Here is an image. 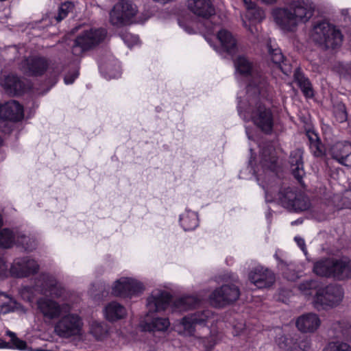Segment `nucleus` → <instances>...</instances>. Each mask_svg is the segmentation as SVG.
Segmentation results:
<instances>
[{
    "label": "nucleus",
    "mask_w": 351,
    "mask_h": 351,
    "mask_svg": "<svg viewBox=\"0 0 351 351\" xmlns=\"http://www.w3.org/2000/svg\"><path fill=\"white\" fill-rule=\"evenodd\" d=\"M287 4L274 8L271 15L276 25L288 32H293L300 24L308 22L315 11L311 0H287Z\"/></svg>",
    "instance_id": "nucleus-1"
},
{
    "label": "nucleus",
    "mask_w": 351,
    "mask_h": 351,
    "mask_svg": "<svg viewBox=\"0 0 351 351\" xmlns=\"http://www.w3.org/2000/svg\"><path fill=\"white\" fill-rule=\"evenodd\" d=\"M171 301V295L167 291L156 290L147 300V307L149 312L163 311L170 305L173 312L186 311L197 306L201 300L193 295L183 296Z\"/></svg>",
    "instance_id": "nucleus-2"
},
{
    "label": "nucleus",
    "mask_w": 351,
    "mask_h": 351,
    "mask_svg": "<svg viewBox=\"0 0 351 351\" xmlns=\"http://www.w3.org/2000/svg\"><path fill=\"white\" fill-rule=\"evenodd\" d=\"M264 91L261 93H251L249 97L250 106L242 113L240 110L241 106L239 105V110L241 116L246 121L252 120L254 123L265 133H270L274 126V117L269 108L262 105L258 101V95H264Z\"/></svg>",
    "instance_id": "nucleus-3"
},
{
    "label": "nucleus",
    "mask_w": 351,
    "mask_h": 351,
    "mask_svg": "<svg viewBox=\"0 0 351 351\" xmlns=\"http://www.w3.org/2000/svg\"><path fill=\"white\" fill-rule=\"evenodd\" d=\"M265 198L267 202L276 201L284 208L294 212L307 210L311 206L309 198L304 193L289 186L280 188L275 197L271 191L266 190Z\"/></svg>",
    "instance_id": "nucleus-4"
},
{
    "label": "nucleus",
    "mask_w": 351,
    "mask_h": 351,
    "mask_svg": "<svg viewBox=\"0 0 351 351\" xmlns=\"http://www.w3.org/2000/svg\"><path fill=\"white\" fill-rule=\"evenodd\" d=\"M236 71L241 75L248 77L247 95L261 93L267 88V82L264 75L254 66L252 62L245 56H239L234 62Z\"/></svg>",
    "instance_id": "nucleus-5"
},
{
    "label": "nucleus",
    "mask_w": 351,
    "mask_h": 351,
    "mask_svg": "<svg viewBox=\"0 0 351 351\" xmlns=\"http://www.w3.org/2000/svg\"><path fill=\"white\" fill-rule=\"evenodd\" d=\"M311 38L314 42L324 49H336L342 43L340 31L326 21L315 22L311 30Z\"/></svg>",
    "instance_id": "nucleus-6"
},
{
    "label": "nucleus",
    "mask_w": 351,
    "mask_h": 351,
    "mask_svg": "<svg viewBox=\"0 0 351 351\" xmlns=\"http://www.w3.org/2000/svg\"><path fill=\"white\" fill-rule=\"evenodd\" d=\"M343 298V289L337 285H329L317 289L313 306L317 311L327 310L338 306Z\"/></svg>",
    "instance_id": "nucleus-7"
},
{
    "label": "nucleus",
    "mask_w": 351,
    "mask_h": 351,
    "mask_svg": "<svg viewBox=\"0 0 351 351\" xmlns=\"http://www.w3.org/2000/svg\"><path fill=\"white\" fill-rule=\"evenodd\" d=\"M107 32L104 28L90 29L81 33L74 40L71 52L75 56H82L104 41Z\"/></svg>",
    "instance_id": "nucleus-8"
},
{
    "label": "nucleus",
    "mask_w": 351,
    "mask_h": 351,
    "mask_svg": "<svg viewBox=\"0 0 351 351\" xmlns=\"http://www.w3.org/2000/svg\"><path fill=\"white\" fill-rule=\"evenodd\" d=\"M137 8L129 1H119L110 12V22L116 27L127 25L132 22Z\"/></svg>",
    "instance_id": "nucleus-9"
},
{
    "label": "nucleus",
    "mask_w": 351,
    "mask_h": 351,
    "mask_svg": "<svg viewBox=\"0 0 351 351\" xmlns=\"http://www.w3.org/2000/svg\"><path fill=\"white\" fill-rule=\"evenodd\" d=\"M137 8L129 1H119L110 12V22L116 27L127 25L132 22Z\"/></svg>",
    "instance_id": "nucleus-10"
},
{
    "label": "nucleus",
    "mask_w": 351,
    "mask_h": 351,
    "mask_svg": "<svg viewBox=\"0 0 351 351\" xmlns=\"http://www.w3.org/2000/svg\"><path fill=\"white\" fill-rule=\"evenodd\" d=\"M82 325V321L78 315L69 314L58 320L55 325L54 331L60 337L69 338L79 335Z\"/></svg>",
    "instance_id": "nucleus-11"
},
{
    "label": "nucleus",
    "mask_w": 351,
    "mask_h": 351,
    "mask_svg": "<svg viewBox=\"0 0 351 351\" xmlns=\"http://www.w3.org/2000/svg\"><path fill=\"white\" fill-rule=\"evenodd\" d=\"M35 287L42 294L56 298H62L65 293L61 283L49 274L40 275L35 282Z\"/></svg>",
    "instance_id": "nucleus-12"
},
{
    "label": "nucleus",
    "mask_w": 351,
    "mask_h": 351,
    "mask_svg": "<svg viewBox=\"0 0 351 351\" xmlns=\"http://www.w3.org/2000/svg\"><path fill=\"white\" fill-rule=\"evenodd\" d=\"M36 305L39 313L47 320L59 318L63 312H66L69 308L67 304H59L53 299L47 297L38 299Z\"/></svg>",
    "instance_id": "nucleus-13"
},
{
    "label": "nucleus",
    "mask_w": 351,
    "mask_h": 351,
    "mask_svg": "<svg viewBox=\"0 0 351 351\" xmlns=\"http://www.w3.org/2000/svg\"><path fill=\"white\" fill-rule=\"evenodd\" d=\"M240 295V291L234 285H224L216 289L210 295V300L215 306H223L236 301Z\"/></svg>",
    "instance_id": "nucleus-14"
},
{
    "label": "nucleus",
    "mask_w": 351,
    "mask_h": 351,
    "mask_svg": "<svg viewBox=\"0 0 351 351\" xmlns=\"http://www.w3.org/2000/svg\"><path fill=\"white\" fill-rule=\"evenodd\" d=\"M213 313L209 310L197 311L184 317L181 320V324L184 328V332L189 336L195 335L197 326H204L208 321L213 317Z\"/></svg>",
    "instance_id": "nucleus-15"
},
{
    "label": "nucleus",
    "mask_w": 351,
    "mask_h": 351,
    "mask_svg": "<svg viewBox=\"0 0 351 351\" xmlns=\"http://www.w3.org/2000/svg\"><path fill=\"white\" fill-rule=\"evenodd\" d=\"M143 287L137 280L122 277L114 282L112 287V294L119 297H132L142 291Z\"/></svg>",
    "instance_id": "nucleus-16"
},
{
    "label": "nucleus",
    "mask_w": 351,
    "mask_h": 351,
    "mask_svg": "<svg viewBox=\"0 0 351 351\" xmlns=\"http://www.w3.org/2000/svg\"><path fill=\"white\" fill-rule=\"evenodd\" d=\"M39 265L34 259L29 257L16 258L10 269L11 276L16 278H24L36 273Z\"/></svg>",
    "instance_id": "nucleus-17"
},
{
    "label": "nucleus",
    "mask_w": 351,
    "mask_h": 351,
    "mask_svg": "<svg viewBox=\"0 0 351 351\" xmlns=\"http://www.w3.org/2000/svg\"><path fill=\"white\" fill-rule=\"evenodd\" d=\"M49 60L40 56L29 57L22 61L21 66L24 73L29 75H42L47 70Z\"/></svg>",
    "instance_id": "nucleus-18"
},
{
    "label": "nucleus",
    "mask_w": 351,
    "mask_h": 351,
    "mask_svg": "<svg viewBox=\"0 0 351 351\" xmlns=\"http://www.w3.org/2000/svg\"><path fill=\"white\" fill-rule=\"evenodd\" d=\"M250 282L258 289L267 288L275 282L274 274L262 266H257L249 274Z\"/></svg>",
    "instance_id": "nucleus-19"
},
{
    "label": "nucleus",
    "mask_w": 351,
    "mask_h": 351,
    "mask_svg": "<svg viewBox=\"0 0 351 351\" xmlns=\"http://www.w3.org/2000/svg\"><path fill=\"white\" fill-rule=\"evenodd\" d=\"M321 319L315 313H306L299 316L295 326L302 333H314L321 326Z\"/></svg>",
    "instance_id": "nucleus-20"
},
{
    "label": "nucleus",
    "mask_w": 351,
    "mask_h": 351,
    "mask_svg": "<svg viewBox=\"0 0 351 351\" xmlns=\"http://www.w3.org/2000/svg\"><path fill=\"white\" fill-rule=\"evenodd\" d=\"M187 8L195 16L205 19L215 14L212 0H187Z\"/></svg>",
    "instance_id": "nucleus-21"
},
{
    "label": "nucleus",
    "mask_w": 351,
    "mask_h": 351,
    "mask_svg": "<svg viewBox=\"0 0 351 351\" xmlns=\"http://www.w3.org/2000/svg\"><path fill=\"white\" fill-rule=\"evenodd\" d=\"M23 115V106L15 100H10L0 107V116L3 119L18 121Z\"/></svg>",
    "instance_id": "nucleus-22"
},
{
    "label": "nucleus",
    "mask_w": 351,
    "mask_h": 351,
    "mask_svg": "<svg viewBox=\"0 0 351 351\" xmlns=\"http://www.w3.org/2000/svg\"><path fill=\"white\" fill-rule=\"evenodd\" d=\"M267 49L271 61L278 65L282 72L287 75L291 73L292 66L285 59L281 50L279 48H274L270 43H267Z\"/></svg>",
    "instance_id": "nucleus-23"
},
{
    "label": "nucleus",
    "mask_w": 351,
    "mask_h": 351,
    "mask_svg": "<svg viewBox=\"0 0 351 351\" xmlns=\"http://www.w3.org/2000/svg\"><path fill=\"white\" fill-rule=\"evenodd\" d=\"M303 152L301 149H296L291 152L289 162L293 176L302 182V179L304 175L302 161Z\"/></svg>",
    "instance_id": "nucleus-24"
},
{
    "label": "nucleus",
    "mask_w": 351,
    "mask_h": 351,
    "mask_svg": "<svg viewBox=\"0 0 351 351\" xmlns=\"http://www.w3.org/2000/svg\"><path fill=\"white\" fill-rule=\"evenodd\" d=\"M222 49L229 54H234L237 50V42L232 34L227 29H222L217 33Z\"/></svg>",
    "instance_id": "nucleus-25"
},
{
    "label": "nucleus",
    "mask_w": 351,
    "mask_h": 351,
    "mask_svg": "<svg viewBox=\"0 0 351 351\" xmlns=\"http://www.w3.org/2000/svg\"><path fill=\"white\" fill-rule=\"evenodd\" d=\"M104 314L108 321L115 322L124 318L127 315V311L121 304L112 302L105 307Z\"/></svg>",
    "instance_id": "nucleus-26"
},
{
    "label": "nucleus",
    "mask_w": 351,
    "mask_h": 351,
    "mask_svg": "<svg viewBox=\"0 0 351 351\" xmlns=\"http://www.w3.org/2000/svg\"><path fill=\"white\" fill-rule=\"evenodd\" d=\"M331 277L339 280L351 278V262L333 259Z\"/></svg>",
    "instance_id": "nucleus-27"
},
{
    "label": "nucleus",
    "mask_w": 351,
    "mask_h": 351,
    "mask_svg": "<svg viewBox=\"0 0 351 351\" xmlns=\"http://www.w3.org/2000/svg\"><path fill=\"white\" fill-rule=\"evenodd\" d=\"M351 152V143L348 142H338L334 144L330 150V155L333 159L341 165H343L345 158Z\"/></svg>",
    "instance_id": "nucleus-28"
},
{
    "label": "nucleus",
    "mask_w": 351,
    "mask_h": 351,
    "mask_svg": "<svg viewBox=\"0 0 351 351\" xmlns=\"http://www.w3.org/2000/svg\"><path fill=\"white\" fill-rule=\"evenodd\" d=\"M294 80L306 97H313V90L311 83L300 69H295L294 72Z\"/></svg>",
    "instance_id": "nucleus-29"
},
{
    "label": "nucleus",
    "mask_w": 351,
    "mask_h": 351,
    "mask_svg": "<svg viewBox=\"0 0 351 351\" xmlns=\"http://www.w3.org/2000/svg\"><path fill=\"white\" fill-rule=\"evenodd\" d=\"M170 326L168 319L162 317H154L149 322H146L143 328L145 331L152 332H165Z\"/></svg>",
    "instance_id": "nucleus-30"
},
{
    "label": "nucleus",
    "mask_w": 351,
    "mask_h": 351,
    "mask_svg": "<svg viewBox=\"0 0 351 351\" xmlns=\"http://www.w3.org/2000/svg\"><path fill=\"white\" fill-rule=\"evenodd\" d=\"M90 333L97 340H103L108 336L109 326L104 322L92 321L90 323Z\"/></svg>",
    "instance_id": "nucleus-31"
},
{
    "label": "nucleus",
    "mask_w": 351,
    "mask_h": 351,
    "mask_svg": "<svg viewBox=\"0 0 351 351\" xmlns=\"http://www.w3.org/2000/svg\"><path fill=\"white\" fill-rule=\"evenodd\" d=\"M247 9L246 17L252 21L260 22L265 18L264 11L251 0H243Z\"/></svg>",
    "instance_id": "nucleus-32"
},
{
    "label": "nucleus",
    "mask_w": 351,
    "mask_h": 351,
    "mask_svg": "<svg viewBox=\"0 0 351 351\" xmlns=\"http://www.w3.org/2000/svg\"><path fill=\"white\" fill-rule=\"evenodd\" d=\"M332 267H334L333 258H326L315 263L313 271L320 276L331 277Z\"/></svg>",
    "instance_id": "nucleus-33"
},
{
    "label": "nucleus",
    "mask_w": 351,
    "mask_h": 351,
    "mask_svg": "<svg viewBox=\"0 0 351 351\" xmlns=\"http://www.w3.org/2000/svg\"><path fill=\"white\" fill-rule=\"evenodd\" d=\"M274 258L278 262V267L282 271L284 276L289 280L294 281L298 277V274L294 269H292V263H287L286 261L281 258L278 253L276 252Z\"/></svg>",
    "instance_id": "nucleus-34"
},
{
    "label": "nucleus",
    "mask_w": 351,
    "mask_h": 351,
    "mask_svg": "<svg viewBox=\"0 0 351 351\" xmlns=\"http://www.w3.org/2000/svg\"><path fill=\"white\" fill-rule=\"evenodd\" d=\"M295 341H297L296 333L284 335L280 332L276 337V343L278 346L287 351H293Z\"/></svg>",
    "instance_id": "nucleus-35"
},
{
    "label": "nucleus",
    "mask_w": 351,
    "mask_h": 351,
    "mask_svg": "<svg viewBox=\"0 0 351 351\" xmlns=\"http://www.w3.org/2000/svg\"><path fill=\"white\" fill-rule=\"evenodd\" d=\"M2 85L10 93L16 94L23 89L22 82L14 75L6 76L2 82Z\"/></svg>",
    "instance_id": "nucleus-36"
},
{
    "label": "nucleus",
    "mask_w": 351,
    "mask_h": 351,
    "mask_svg": "<svg viewBox=\"0 0 351 351\" xmlns=\"http://www.w3.org/2000/svg\"><path fill=\"white\" fill-rule=\"evenodd\" d=\"M19 306V303L4 293H0V316L14 311Z\"/></svg>",
    "instance_id": "nucleus-37"
},
{
    "label": "nucleus",
    "mask_w": 351,
    "mask_h": 351,
    "mask_svg": "<svg viewBox=\"0 0 351 351\" xmlns=\"http://www.w3.org/2000/svg\"><path fill=\"white\" fill-rule=\"evenodd\" d=\"M261 161L263 166L273 169L276 162V157L274 154V151L271 146L264 147L261 153Z\"/></svg>",
    "instance_id": "nucleus-38"
},
{
    "label": "nucleus",
    "mask_w": 351,
    "mask_h": 351,
    "mask_svg": "<svg viewBox=\"0 0 351 351\" xmlns=\"http://www.w3.org/2000/svg\"><path fill=\"white\" fill-rule=\"evenodd\" d=\"M180 221L186 231L194 230L198 226L197 215L194 212L187 211L181 215Z\"/></svg>",
    "instance_id": "nucleus-39"
},
{
    "label": "nucleus",
    "mask_w": 351,
    "mask_h": 351,
    "mask_svg": "<svg viewBox=\"0 0 351 351\" xmlns=\"http://www.w3.org/2000/svg\"><path fill=\"white\" fill-rule=\"evenodd\" d=\"M320 288V282L314 279H308L298 285V289L306 295H311L313 291H317Z\"/></svg>",
    "instance_id": "nucleus-40"
},
{
    "label": "nucleus",
    "mask_w": 351,
    "mask_h": 351,
    "mask_svg": "<svg viewBox=\"0 0 351 351\" xmlns=\"http://www.w3.org/2000/svg\"><path fill=\"white\" fill-rule=\"evenodd\" d=\"M6 335L10 337V342L12 344V346H11L10 348L19 350L27 349L26 342L16 337V334L14 332L8 330L6 332ZM10 348L8 346V343H6L3 341H0V348Z\"/></svg>",
    "instance_id": "nucleus-41"
},
{
    "label": "nucleus",
    "mask_w": 351,
    "mask_h": 351,
    "mask_svg": "<svg viewBox=\"0 0 351 351\" xmlns=\"http://www.w3.org/2000/svg\"><path fill=\"white\" fill-rule=\"evenodd\" d=\"M310 141V149L313 155L316 157L322 156L324 154V147L319 141L317 134H308Z\"/></svg>",
    "instance_id": "nucleus-42"
},
{
    "label": "nucleus",
    "mask_w": 351,
    "mask_h": 351,
    "mask_svg": "<svg viewBox=\"0 0 351 351\" xmlns=\"http://www.w3.org/2000/svg\"><path fill=\"white\" fill-rule=\"evenodd\" d=\"M15 242L21 245L26 251H32L36 247L37 242L34 238L25 234L16 236Z\"/></svg>",
    "instance_id": "nucleus-43"
},
{
    "label": "nucleus",
    "mask_w": 351,
    "mask_h": 351,
    "mask_svg": "<svg viewBox=\"0 0 351 351\" xmlns=\"http://www.w3.org/2000/svg\"><path fill=\"white\" fill-rule=\"evenodd\" d=\"M16 235L8 228L0 231V246L8 248L15 242Z\"/></svg>",
    "instance_id": "nucleus-44"
},
{
    "label": "nucleus",
    "mask_w": 351,
    "mask_h": 351,
    "mask_svg": "<svg viewBox=\"0 0 351 351\" xmlns=\"http://www.w3.org/2000/svg\"><path fill=\"white\" fill-rule=\"evenodd\" d=\"M297 341L294 342L293 351H308L311 348V339L296 333Z\"/></svg>",
    "instance_id": "nucleus-45"
},
{
    "label": "nucleus",
    "mask_w": 351,
    "mask_h": 351,
    "mask_svg": "<svg viewBox=\"0 0 351 351\" xmlns=\"http://www.w3.org/2000/svg\"><path fill=\"white\" fill-rule=\"evenodd\" d=\"M73 8L74 5L72 2L66 1L62 3L58 8V14L55 16V19L58 22H60L67 16L69 12L73 11Z\"/></svg>",
    "instance_id": "nucleus-46"
},
{
    "label": "nucleus",
    "mask_w": 351,
    "mask_h": 351,
    "mask_svg": "<svg viewBox=\"0 0 351 351\" xmlns=\"http://www.w3.org/2000/svg\"><path fill=\"white\" fill-rule=\"evenodd\" d=\"M324 351H351V346L343 341H331L326 346Z\"/></svg>",
    "instance_id": "nucleus-47"
},
{
    "label": "nucleus",
    "mask_w": 351,
    "mask_h": 351,
    "mask_svg": "<svg viewBox=\"0 0 351 351\" xmlns=\"http://www.w3.org/2000/svg\"><path fill=\"white\" fill-rule=\"evenodd\" d=\"M36 291V287H31L29 286H25L21 288L20 294L21 297L27 301H31L34 297V291Z\"/></svg>",
    "instance_id": "nucleus-48"
},
{
    "label": "nucleus",
    "mask_w": 351,
    "mask_h": 351,
    "mask_svg": "<svg viewBox=\"0 0 351 351\" xmlns=\"http://www.w3.org/2000/svg\"><path fill=\"white\" fill-rule=\"evenodd\" d=\"M335 116L337 120L340 122H344L347 120V113L343 105H339L335 110Z\"/></svg>",
    "instance_id": "nucleus-49"
},
{
    "label": "nucleus",
    "mask_w": 351,
    "mask_h": 351,
    "mask_svg": "<svg viewBox=\"0 0 351 351\" xmlns=\"http://www.w3.org/2000/svg\"><path fill=\"white\" fill-rule=\"evenodd\" d=\"M123 40L129 47L138 43L139 38L137 36L131 34H125L123 36Z\"/></svg>",
    "instance_id": "nucleus-50"
},
{
    "label": "nucleus",
    "mask_w": 351,
    "mask_h": 351,
    "mask_svg": "<svg viewBox=\"0 0 351 351\" xmlns=\"http://www.w3.org/2000/svg\"><path fill=\"white\" fill-rule=\"evenodd\" d=\"M178 24L186 32L189 34L194 32L191 21H188L186 19L181 18L178 19Z\"/></svg>",
    "instance_id": "nucleus-51"
},
{
    "label": "nucleus",
    "mask_w": 351,
    "mask_h": 351,
    "mask_svg": "<svg viewBox=\"0 0 351 351\" xmlns=\"http://www.w3.org/2000/svg\"><path fill=\"white\" fill-rule=\"evenodd\" d=\"M106 72L109 78H117L121 75L120 67L117 64H114L113 69H111V68L108 66L106 67Z\"/></svg>",
    "instance_id": "nucleus-52"
},
{
    "label": "nucleus",
    "mask_w": 351,
    "mask_h": 351,
    "mask_svg": "<svg viewBox=\"0 0 351 351\" xmlns=\"http://www.w3.org/2000/svg\"><path fill=\"white\" fill-rule=\"evenodd\" d=\"M243 25L254 37H257L258 28L256 26L248 25L245 20H243Z\"/></svg>",
    "instance_id": "nucleus-53"
},
{
    "label": "nucleus",
    "mask_w": 351,
    "mask_h": 351,
    "mask_svg": "<svg viewBox=\"0 0 351 351\" xmlns=\"http://www.w3.org/2000/svg\"><path fill=\"white\" fill-rule=\"evenodd\" d=\"M8 276L7 266L5 261L0 257V278H5Z\"/></svg>",
    "instance_id": "nucleus-54"
},
{
    "label": "nucleus",
    "mask_w": 351,
    "mask_h": 351,
    "mask_svg": "<svg viewBox=\"0 0 351 351\" xmlns=\"http://www.w3.org/2000/svg\"><path fill=\"white\" fill-rule=\"evenodd\" d=\"M78 73L75 72L71 75H67L64 77V82L66 84H72L74 80L77 77Z\"/></svg>",
    "instance_id": "nucleus-55"
},
{
    "label": "nucleus",
    "mask_w": 351,
    "mask_h": 351,
    "mask_svg": "<svg viewBox=\"0 0 351 351\" xmlns=\"http://www.w3.org/2000/svg\"><path fill=\"white\" fill-rule=\"evenodd\" d=\"M295 241L297 243L298 245L301 248L303 252H305V242L304 240L299 237H295Z\"/></svg>",
    "instance_id": "nucleus-56"
},
{
    "label": "nucleus",
    "mask_w": 351,
    "mask_h": 351,
    "mask_svg": "<svg viewBox=\"0 0 351 351\" xmlns=\"http://www.w3.org/2000/svg\"><path fill=\"white\" fill-rule=\"evenodd\" d=\"M346 156L347 157L345 158L343 165L351 168V152Z\"/></svg>",
    "instance_id": "nucleus-57"
},
{
    "label": "nucleus",
    "mask_w": 351,
    "mask_h": 351,
    "mask_svg": "<svg viewBox=\"0 0 351 351\" xmlns=\"http://www.w3.org/2000/svg\"><path fill=\"white\" fill-rule=\"evenodd\" d=\"M342 69L344 71L345 74L351 76V64L343 66Z\"/></svg>",
    "instance_id": "nucleus-58"
},
{
    "label": "nucleus",
    "mask_w": 351,
    "mask_h": 351,
    "mask_svg": "<svg viewBox=\"0 0 351 351\" xmlns=\"http://www.w3.org/2000/svg\"><path fill=\"white\" fill-rule=\"evenodd\" d=\"M263 3L267 4H274L275 3L277 0H261Z\"/></svg>",
    "instance_id": "nucleus-59"
},
{
    "label": "nucleus",
    "mask_w": 351,
    "mask_h": 351,
    "mask_svg": "<svg viewBox=\"0 0 351 351\" xmlns=\"http://www.w3.org/2000/svg\"><path fill=\"white\" fill-rule=\"evenodd\" d=\"M341 332L343 334V335H344V336L347 335V332H346V331L345 330L342 329L341 330Z\"/></svg>",
    "instance_id": "nucleus-60"
},
{
    "label": "nucleus",
    "mask_w": 351,
    "mask_h": 351,
    "mask_svg": "<svg viewBox=\"0 0 351 351\" xmlns=\"http://www.w3.org/2000/svg\"><path fill=\"white\" fill-rule=\"evenodd\" d=\"M296 223H298V221H292V222H291V224H292V225H294V224H296Z\"/></svg>",
    "instance_id": "nucleus-61"
},
{
    "label": "nucleus",
    "mask_w": 351,
    "mask_h": 351,
    "mask_svg": "<svg viewBox=\"0 0 351 351\" xmlns=\"http://www.w3.org/2000/svg\"><path fill=\"white\" fill-rule=\"evenodd\" d=\"M120 1H125V0H120Z\"/></svg>",
    "instance_id": "nucleus-62"
}]
</instances>
